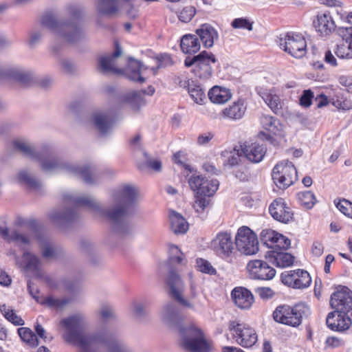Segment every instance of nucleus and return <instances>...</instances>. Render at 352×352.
I'll return each instance as SVG.
<instances>
[{
  "mask_svg": "<svg viewBox=\"0 0 352 352\" xmlns=\"http://www.w3.org/2000/svg\"><path fill=\"white\" fill-rule=\"evenodd\" d=\"M59 325L64 331L63 339L78 346L81 352H133L122 340L109 331L87 333L86 319L80 314L63 318Z\"/></svg>",
  "mask_w": 352,
  "mask_h": 352,
  "instance_id": "f257e3e1",
  "label": "nucleus"
},
{
  "mask_svg": "<svg viewBox=\"0 0 352 352\" xmlns=\"http://www.w3.org/2000/svg\"><path fill=\"white\" fill-rule=\"evenodd\" d=\"M162 322L168 327L179 331V344L186 352H210L212 346L206 340L201 330L191 324L184 326V320L180 309L173 302L164 304L160 312Z\"/></svg>",
  "mask_w": 352,
  "mask_h": 352,
  "instance_id": "f03ea898",
  "label": "nucleus"
},
{
  "mask_svg": "<svg viewBox=\"0 0 352 352\" xmlns=\"http://www.w3.org/2000/svg\"><path fill=\"white\" fill-rule=\"evenodd\" d=\"M14 148L24 155L41 162L43 170L55 171L60 169L81 178L85 183L92 184L97 181L94 168L90 166H78L69 162H60L58 160L44 159L51 155L49 147L45 146L41 151H36L33 145L24 140H16L13 142Z\"/></svg>",
  "mask_w": 352,
  "mask_h": 352,
  "instance_id": "7ed1b4c3",
  "label": "nucleus"
},
{
  "mask_svg": "<svg viewBox=\"0 0 352 352\" xmlns=\"http://www.w3.org/2000/svg\"><path fill=\"white\" fill-rule=\"evenodd\" d=\"M139 197L138 188L131 184H122L111 192L113 206L107 209V218L111 221L116 234L124 237L133 233V226L126 217V210L138 201Z\"/></svg>",
  "mask_w": 352,
  "mask_h": 352,
  "instance_id": "20e7f679",
  "label": "nucleus"
},
{
  "mask_svg": "<svg viewBox=\"0 0 352 352\" xmlns=\"http://www.w3.org/2000/svg\"><path fill=\"white\" fill-rule=\"evenodd\" d=\"M330 305L335 311L329 313L326 323L329 329L344 331L351 325L352 296L346 287H340L331 296Z\"/></svg>",
  "mask_w": 352,
  "mask_h": 352,
  "instance_id": "39448f33",
  "label": "nucleus"
},
{
  "mask_svg": "<svg viewBox=\"0 0 352 352\" xmlns=\"http://www.w3.org/2000/svg\"><path fill=\"white\" fill-rule=\"evenodd\" d=\"M41 23L63 42L75 43L84 36V32L77 21H59L54 16L47 14L42 17Z\"/></svg>",
  "mask_w": 352,
  "mask_h": 352,
  "instance_id": "423d86ee",
  "label": "nucleus"
},
{
  "mask_svg": "<svg viewBox=\"0 0 352 352\" xmlns=\"http://www.w3.org/2000/svg\"><path fill=\"white\" fill-rule=\"evenodd\" d=\"M309 314V308L305 304H297L294 307L283 305L276 308L273 318L278 323L296 327L302 323V318Z\"/></svg>",
  "mask_w": 352,
  "mask_h": 352,
  "instance_id": "0eeeda50",
  "label": "nucleus"
},
{
  "mask_svg": "<svg viewBox=\"0 0 352 352\" xmlns=\"http://www.w3.org/2000/svg\"><path fill=\"white\" fill-rule=\"evenodd\" d=\"M157 62V67L149 68L133 58H129L128 65L125 69V74L129 80L143 83L146 80L144 76H146L147 71L149 70L153 75H155L158 68L170 65L173 63L170 56L167 54L158 56Z\"/></svg>",
  "mask_w": 352,
  "mask_h": 352,
  "instance_id": "6e6552de",
  "label": "nucleus"
},
{
  "mask_svg": "<svg viewBox=\"0 0 352 352\" xmlns=\"http://www.w3.org/2000/svg\"><path fill=\"white\" fill-rule=\"evenodd\" d=\"M96 10L99 15L111 17L124 12L131 19L138 16V10L134 8L130 0H96Z\"/></svg>",
  "mask_w": 352,
  "mask_h": 352,
  "instance_id": "1a4fd4ad",
  "label": "nucleus"
},
{
  "mask_svg": "<svg viewBox=\"0 0 352 352\" xmlns=\"http://www.w3.org/2000/svg\"><path fill=\"white\" fill-rule=\"evenodd\" d=\"M62 199L66 205L85 207L98 216L107 217V209L103 208L98 201L90 195L65 191L62 194Z\"/></svg>",
  "mask_w": 352,
  "mask_h": 352,
  "instance_id": "9d476101",
  "label": "nucleus"
},
{
  "mask_svg": "<svg viewBox=\"0 0 352 352\" xmlns=\"http://www.w3.org/2000/svg\"><path fill=\"white\" fill-rule=\"evenodd\" d=\"M278 45L281 50L296 58H300L307 53V42L300 34L288 32L281 34Z\"/></svg>",
  "mask_w": 352,
  "mask_h": 352,
  "instance_id": "9b49d317",
  "label": "nucleus"
},
{
  "mask_svg": "<svg viewBox=\"0 0 352 352\" xmlns=\"http://www.w3.org/2000/svg\"><path fill=\"white\" fill-rule=\"evenodd\" d=\"M236 250L247 256L254 255L258 252V240L256 233L247 226H242L235 236Z\"/></svg>",
  "mask_w": 352,
  "mask_h": 352,
  "instance_id": "f8f14e48",
  "label": "nucleus"
},
{
  "mask_svg": "<svg viewBox=\"0 0 352 352\" xmlns=\"http://www.w3.org/2000/svg\"><path fill=\"white\" fill-rule=\"evenodd\" d=\"M47 217L54 227L65 231L77 219L78 214L75 209L67 206H61L49 210Z\"/></svg>",
  "mask_w": 352,
  "mask_h": 352,
  "instance_id": "ddd939ff",
  "label": "nucleus"
},
{
  "mask_svg": "<svg viewBox=\"0 0 352 352\" xmlns=\"http://www.w3.org/2000/svg\"><path fill=\"white\" fill-rule=\"evenodd\" d=\"M167 283L170 288V294L174 297L182 305L192 309L194 311H200L203 307V304L199 301L191 302L182 296V293L184 289V284L182 282L179 274L171 270L168 276Z\"/></svg>",
  "mask_w": 352,
  "mask_h": 352,
  "instance_id": "4468645a",
  "label": "nucleus"
},
{
  "mask_svg": "<svg viewBox=\"0 0 352 352\" xmlns=\"http://www.w3.org/2000/svg\"><path fill=\"white\" fill-rule=\"evenodd\" d=\"M272 179L279 188H288L298 179L294 165L288 160L277 164L272 170Z\"/></svg>",
  "mask_w": 352,
  "mask_h": 352,
  "instance_id": "2eb2a0df",
  "label": "nucleus"
},
{
  "mask_svg": "<svg viewBox=\"0 0 352 352\" xmlns=\"http://www.w3.org/2000/svg\"><path fill=\"white\" fill-rule=\"evenodd\" d=\"M229 329L236 342L243 347H251L257 342L256 331L249 324L232 321Z\"/></svg>",
  "mask_w": 352,
  "mask_h": 352,
  "instance_id": "dca6fc26",
  "label": "nucleus"
},
{
  "mask_svg": "<svg viewBox=\"0 0 352 352\" xmlns=\"http://www.w3.org/2000/svg\"><path fill=\"white\" fill-rule=\"evenodd\" d=\"M188 183L190 189L196 195L211 197L219 188V182L213 178H207L201 175L193 173L189 177Z\"/></svg>",
  "mask_w": 352,
  "mask_h": 352,
  "instance_id": "f3484780",
  "label": "nucleus"
},
{
  "mask_svg": "<svg viewBox=\"0 0 352 352\" xmlns=\"http://www.w3.org/2000/svg\"><path fill=\"white\" fill-rule=\"evenodd\" d=\"M249 276L252 279L271 280L276 275V270L262 260H252L246 266Z\"/></svg>",
  "mask_w": 352,
  "mask_h": 352,
  "instance_id": "a211bd4d",
  "label": "nucleus"
},
{
  "mask_svg": "<svg viewBox=\"0 0 352 352\" xmlns=\"http://www.w3.org/2000/svg\"><path fill=\"white\" fill-rule=\"evenodd\" d=\"M283 283L296 289H304L309 287L311 279L309 274L303 270H291L281 274Z\"/></svg>",
  "mask_w": 352,
  "mask_h": 352,
  "instance_id": "6ab92c4d",
  "label": "nucleus"
},
{
  "mask_svg": "<svg viewBox=\"0 0 352 352\" xmlns=\"http://www.w3.org/2000/svg\"><path fill=\"white\" fill-rule=\"evenodd\" d=\"M210 246L221 256L230 257L234 250L231 234L226 232L218 233L212 240Z\"/></svg>",
  "mask_w": 352,
  "mask_h": 352,
  "instance_id": "aec40b11",
  "label": "nucleus"
},
{
  "mask_svg": "<svg viewBox=\"0 0 352 352\" xmlns=\"http://www.w3.org/2000/svg\"><path fill=\"white\" fill-rule=\"evenodd\" d=\"M269 211L274 219L285 223L289 222L293 217L291 208L282 198L275 199L270 204Z\"/></svg>",
  "mask_w": 352,
  "mask_h": 352,
  "instance_id": "412c9836",
  "label": "nucleus"
},
{
  "mask_svg": "<svg viewBox=\"0 0 352 352\" xmlns=\"http://www.w3.org/2000/svg\"><path fill=\"white\" fill-rule=\"evenodd\" d=\"M83 122L87 126H94L99 130H106L112 125L113 118L107 111H96L85 118Z\"/></svg>",
  "mask_w": 352,
  "mask_h": 352,
  "instance_id": "4be33fe9",
  "label": "nucleus"
},
{
  "mask_svg": "<svg viewBox=\"0 0 352 352\" xmlns=\"http://www.w3.org/2000/svg\"><path fill=\"white\" fill-rule=\"evenodd\" d=\"M244 157L252 163L261 162L266 153V148L256 142H245L240 145Z\"/></svg>",
  "mask_w": 352,
  "mask_h": 352,
  "instance_id": "5701e85b",
  "label": "nucleus"
},
{
  "mask_svg": "<svg viewBox=\"0 0 352 352\" xmlns=\"http://www.w3.org/2000/svg\"><path fill=\"white\" fill-rule=\"evenodd\" d=\"M231 296L234 305L241 309H249L254 302L252 292L243 287H235L232 291Z\"/></svg>",
  "mask_w": 352,
  "mask_h": 352,
  "instance_id": "b1692460",
  "label": "nucleus"
},
{
  "mask_svg": "<svg viewBox=\"0 0 352 352\" xmlns=\"http://www.w3.org/2000/svg\"><path fill=\"white\" fill-rule=\"evenodd\" d=\"M1 76L9 77L21 84H28L33 80V74L31 72L18 67L1 69L0 71Z\"/></svg>",
  "mask_w": 352,
  "mask_h": 352,
  "instance_id": "393cba45",
  "label": "nucleus"
},
{
  "mask_svg": "<svg viewBox=\"0 0 352 352\" xmlns=\"http://www.w3.org/2000/svg\"><path fill=\"white\" fill-rule=\"evenodd\" d=\"M142 156L137 155L136 164L138 168L142 172L152 170L160 173L162 170V162L160 160L153 158L146 152L142 151Z\"/></svg>",
  "mask_w": 352,
  "mask_h": 352,
  "instance_id": "a878e982",
  "label": "nucleus"
},
{
  "mask_svg": "<svg viewBox=\"0 0 352 352\" xmlns=\"http://www.w3.org/2000/svg\"><path fill=\"white\" fill-rule=\"evenodd\" d=\"M12 254L14 256L16 264L21 268L38 274L41 266V261L38 256L28 251H24L22 260L21 261L14 252Z\"/></svg>",
  "mask_w": 352,
  "mask_h": 352,
  "instance_id": "bb28decb",
  "label": "nucleus"
},
{
  "mask_svg": "<svg viewBox=\"0 0 352 352\" xmlns=\"http://www.w3.org/2000/svg\"><path fill=\"white\" fill-rule=\"evenodd\" d=\"M196 35L206 48L212 47L219 38L217 31L209 24H204L196 30Z\"/></svg>",
  "mask_w": 352,
  "mask_h": 352,
  "instance_id": "cd10ccee",
  "label": "nucleus"
},
{
  "mask_svg": "<svg viewBox=\"0 0 352 352\" xmlns=\"http://www.w3.org/2000/svg\"><path fill=\"white\" fill-rule=\"evenodd\" d=\"M315 27L322 36H327L335 31L336 26L329 13L319 14L315 22Z\"/></svg>",
  "mask_w": 352,
  "mask_h": 352,
  "instance_id": "c85d7f7f",
  "label": "nucleus"
},
{
  "mask_svg": "<svg viewBox=\"0 0 352 352\" xmlns=\"http://www.w3.org/2000/svg\"><path fill=\"white\" fill-rule=\"evenodd\" d=\"M208 96L211 102L217 104H223L232 98L230 90L225 87L215 85L208 92Z\"/></svg>",
  "mask_w": 352,
  "mask_h": 352,
  "instance_id": "c756f323",
  "label": "nucleus"
},
{
  "mask_svg": "<svg viewBox=\"0 0 352 352\" xmlns=\"http://www.w3.org/2000/svg\"><path fill=\"white\" fill-rule=\"evenodd\" d=\"M0 234L4 239L16 242L20 245H29L30 243V239L26 234L16 230H9L5 225L0 224Z\"/></svg>",
  "mask_w": 352,
  "mask_h": 352,
  "instance_id": "7c9ffc66",
  "label": "nucleus"
},
{
  "mask_svg": "<svg viewBox=\"0 0 352 352\" xmlns=\"http://www.w3.org/2000/svg\"><path fill=\"white\" fill-rule=\"evenodd\" d=\"M258 94L275 113L280 111L282 107L281 101L275 89H263L261 88L258 90Z\"/></svg>",
  "mask_w": 352,
  "mask_h": 352,
  "instance_id": "2f4dec72",
  "label": "nucleus"
},
{
  "mask_svg": "<svg viewBox=\"0 0 352 352\" xmlns=\"http://www.w3.org/2000/svg\"><path fill=\"white\" fill-rule=\"evenodd\" d=\"M246 104L243 99H239L223 110L224 117L232 120H239L246 111Z\"/></svg>",
  "mask_w": 352,
  "mask_h": 352,
  "instance_id": "473e14b6",
  "label": "nucleus"
},
{
  "mask_svg": "<svg viewBox=\"0 0 352 352\" xmlns=\"http://www.w3.org/2000/svg\"><path fill=\"white\" fill-rule=\"evenodd\" d=\"M216 62L217 59L212 53L203 51L192 58H186L184 65L187 67L192 65L212 66V64H214Z\"/></svg>",
  "mask_w": 352,
  "mask_h": 352,
  "instance_id": "72a5a7b5",
  "label": "nucleus"
},
{
  "mask_svg": "<svg viewBox=\"0 0 352 352\" xmlns=\"http://www.w3.org/2000/svg\"><path fill=\"white\" fill-rule=\"evenodd\" d=\"M121 54V50L117 47L116 52L111 56H102L98 60V68L103 73L108 72H120V69H117L115 66L116 58Z\"/></svg>",
  "mask_w": 352,
  "mask_h": 352,
  "instance_id": "f704fd0d",
  "label": "nucleus"
},
{
  "mask_svg": "<svg viewBox=\"0 0 352 352\" xmlns=\"http://www.w3.org/2000/svg\"><path fill=\"white\" fill-rule=\"evenodd\" d=\"M268 257L272 263L278 267H287L293 265L294 257L289 253L285 252H270Z\"/></svg>",
  "mask_w": 352,
  "mask_h": 352,
  "instance_id": "c9c22d12",
  "label": "nucleus"
},
{
  "mask_svg": "<svg viewBox=\"0 0 352 352\" xmlns=\"http://www.w3.org/2000/svg\"><path fill=\"white\" fill-rule=\"evenodd\" d=\"M181 49L185 54H195L199 51L201 45L197 35L186 34L182 36Z\"/></svg>",
  "mask_w": 352,
  "mask_h": 352,
  "instance_id": "e433bc0d",
  "label": "nucleus"
},
{
  "mask_svg": "<svg viewBox=\"0 0 352 352\" xmlns=\"http://www.w3.org/2000/svg\"><path fill=\"white\" fill-rule=\"evenodd\" d=\"M170 228L175 234H184L188 230V223L179 213L170 211L169 214Z\"/></svg>",
  "mask_w": 352,
  "mask_h": 352,
  "instance_id": "4c0bfd02",
  "label": "nucleus"
},
{
  "mask_svg": "<svg viewBox=\"0 0 352 352\" xmlns=\"http://www.w3.org/2000/svg\"><path fill=\"white\" fill-rule=\"evenodd\" d=\"M187 84L188 92L192 100L198 104H203L206 100V94L204 89L200 85L197 84L193 80H188L186 82Z\"/></svg>",
  "mask_w": 352,
  "mask_h": 352,
  "instance_id": "58836bf2",
  "label": "nucleus"
},
{
  "mask_svg": "<svg viewBox=\"0 0 352 352\" xmlns=\"http://www.w3.org/2000/svg\"><path fill=\"white\" fill-rule=\"evenodd\" d=\"M42 256L46 259L54 258L58 254V249L53 242L46 236L38 237Z\"/></svg>",
  "mask_w": 352,
  "mask_h": 352,
  "instance_id": "ea45409f",
  "label": "nucleus"
},
{
  "mask_svg": "<svg viewBox=\"0 0 352 352\" xmlns=\"http://www.w3.org/2000/svg\"><path fill=\"white\" fill-rule=\"evenodd\" d=\"M243 153L241 148H236L234 147L232 150H225L221 152V157L223 159V165L228 167L236 166L241 162Z\"/></svg>",
  "mask_w": 352,
  "mask_h": 352,
  "instance_id": "a19ab883",
  "label": "nucleus"
},
{
  "mask_svg": "<svg viewBox=\"0 0 352 352\" xmlns=\"http://www.w3.org/2000/svg\"><path fill=\"white\" fill-rule=\"evenodd\" d=\"M260 124L261 127L268 132H279L284 129V126L280 121L271 116H261Z\"/></svg>",
  "mask_w": 352,
  "mask_h": 352,
  "instance_id": "79ce46f5",
  "label": "nucleus"
},
{
  "mask_svg": "<svg viewBox=\"0 0 352 352\" xmlns=\"http://www.w3.org/2000/svg\"><path fill=\"white\" fill-rule=\"evenodd\" d=\"M16 182L24 184L33 190H39L41 184L40 182L30 175L25 170L19 171L14 177Z\"/></svg>",
  "mask_w": 352,
  "mask_h": 352,
  "instance_id": "37998d69",
  "label": "nucleus"
},
{
  "mask_svg": "<svg viewBox=\"0 0 352 352\" xmlns=\"http://www.w3.org/2000/svg\"><path fill=\"white\" fill-rule=\"evenodd\" d=\"M17 331L21 340L29 346L36 347L38 345V338L30 329L20 327L18 329Z\"/></svg>",
  "mask_w": 352,
  "mask_h": 352,
  "instance_id": "c03bdc74",
  "label": "nucleus"
},
{
  "mask_svg": "<svg viewBox=\"0 0 352 352\" xmlns=\"http://www.w3.org/2000/svg\"><path fill=\"white\" fill-rule=\"evenodd\" d=\"M0 312L3 314L5 318L10 322L15 325H23L24 324L23 320L16 315L14 311L10 307L3 305L0 306Z\"/></svg>",
  "mask_w": 352,
  "mask_h": 352,
  "instance_id": "a18cd8bd",
  "label": "nucleus"
},
{
  "mask_svg": "<svg viewBox=\"0 0 352 352\" xmlns=\"http://www.w3.org/2000/svg\"><path fill=\"white\" fill-rule=\"evenodd\" d=\"M124 101L128 103L133 110H138L143 104L142 98L140 94L136 91H131L126 94Z\"/></svg>",
  "mask_w": 352,
  "mask_h": 352,
  "instance_id": "49530a36",
  "label": "nucleus"
},
{
  "mask_svg": "<svg viewBox=\"0 0 352 352\" xmlns=\"http://www.w3.org/2000/svg\"><path fill=\"white\" fill-rule=\"evenodd\" d=\"M70 302V299L68 298H57L53 296H47L45 298L43 303L49 307L61 310L65 307Z\"/></svg>",
  "mask_w": 352,
  "mask_h": 352,
  "instance_id": "de8ad7c7",
  "label": "nucleus"
},
{
  "mask_svg": "<svg viewBox=\"0 0 352 352\" xmlns=\"http://www.w3.org/2000/svg\"><path fill=\"white\" fill-rule=\"evenodd\" d=\"M278 232L272 230H263L260 234L261 241L269 248L275 245V240L277 239Z\"/></svg>",
  "mask_w": 352,
  "mask_h": 352,
  "instance_id": "09e8293b",
  "label": "nucleus"
},
{
  "mask_svg": "<svg viewBox=\"0 0 352 352\" xmlns=\"http://www.w3.org/2000/svg\"><path fill=\"white\" fill-rule=\"evenodd\" d=\"M173 160L174 163L184 168L185 171H186V177L188 176V172L192 173L193 171L192 168H191L190 166L187 164V157L184 152L178 151L175 153L173 156Z\"/></svg>",
  "mask_w": 352,
  "mask_h": 352,
  "instance_id": "8fccbe9b",
  "label": "nucleus"
},
{
  "mask_svg": "<svg viewBox=\"0 0 352 352\" xmlns=\"http://www.w3.org/2000/svg\"><path fill=\"white\" fill-rule=\"evenodd\" d=\"M298 197L300 204L309 209L311 208L316 201L314 193L311 191L300 192Z\"/></svg>",
  "mask_w": 352,
  "mask_h": 352,
  "instance_id": "3c124183",
  "label": "nucleus"
},
{
  "mask_svg": "<svg viewBox=\"0 0 352 352\" xmlns=\"http://www.w3.org/2000/svg\"><path fill=\"white\" fill-rule=\"evenodd\" d=\"M195 267L198 271L202 273L212 275L215 274L217 272L216 270L208 261L201 258H197Z\"/></svg>",
  "mask_w": 352,
  "mask_h": 352,
  "instance_id": "603ef678",
  "label": "nucleus"
},
{
  "mask_svg": "<svg viewBox=\"0 0 352 352\" xmlns=\"http://www.w3.org/2000/svg\"><path fill=\"white\" fill-rule=\"evenodd\" d=\"M169 255L172 262H175L178 264L186 263L184 254L177 245L173 244L169 245Z\"/></svg>",
  "mask_w": 352,
  "mask_h": 352,
  "instance_id": "864d4df0",
  "label": "nucleus"
},
{
  "mask_svg": "<svg viewBox=\"0 0 352 352\" xmlns=\"http://www.w3.org/2000/svg\"><path fill=\"white\" fill-rule=\"evenodd\" d=\"M335 54L336 56L342 59L352 58V44L349 45L341 44L338 45L336 48Z\"/></svg>",
  "mask_w": 352,
  "mask_h": 352,
  "instance_id": "5fc2aeb1",
  "label": "nucleus"
},
{
  "mask_svg": "<svg viewBox=\"0 0 352 352\" xmlns=\"http://www.w3.org/2000/svg\"><path fill=\"white\" fill-rule=\"evenodd\" d=\"M210 204V199L206 198L205 196L195 195V199L193 204V208L195 212L201 214L205 211L206 208Z\"/></svg>",
  "mask_w": 352,
  "mask_h": 352,
  "instance_id": "6e6d98bb",
  "label": "nucleus"
},
{
  "mask_svg": "<svg viewBox=\"0 0 352 352\" xmlns=\"http://www.w3.org/2000/svg\"><path fill=\"white\" fill-rule=\"evenodd\" d=\"M193 72L195 74L202 79H208L212 75V66L206 65H193Z\"/></svg>",
  "mask_w": 352,
  "mask_h": 352,
  "instance_id": "4d7b16f0",
  "label": "nucleus"
},
{
  "mask_svg": "<svg viewBox=\"0 0 352 352\" xmlns=\"http://www.w3.org/2000/svg\"><path fill=\"white\" fill-rule=\"evenodd\" d=\"M186 279L189 285L190 291V299L191 302H195L194 300L197 296V284L192 272H189L186 277Z\"/></svg>",
  "mask_w": 352,
  "mask_h": 352,
  "instance_id": "13d9d810",
  "label": "nucleus"
},
{
  "mask_svg": "<svg viewBox=\"0 0 352 352\" xmlns=\"http://www.w3.org/2000/svg\"><path fill=\"white\" fill-rule=\"evenodd\" d=\"M265 138L274 146H283L285 142L283 133H262Z\"/></svg>",
  "mask_w": 352,
  "mask_h": 352,
  "instance_id": "bf43d9fd",
  "label": "nucleus"
},
{
  "mask_svg": "<svg viewBox=\"0 0 352 352\" xmlns=\"http://www.w3.org/2000/svg\"><path fill=\"white\" fill-rule=\"evenodd\" d=\"M129 144L131 148H133L135 151H137L138 153H136V156L138 155L139 156L142 155V153H140L142 150V135L139 133H136L134 135H133L129 139Z\"/></svg>",
  "mask_w": 352,
  "mask_h": 352,
  "instance_id": "052dcab7",
  "label": "nucleus"
},
{
  "mask_svg": "<svg viewBox=\"0 0 352 352\" xmlns=\"http://www.w3.org/2000/svg\"><path fill=\"white\" fill-rule=\"evenodd\" d=\"M195 8L192 6H187L182 9L179 14V19L184 23L189 22L195 14Z\"/></svg>",
  "mask_w": 352,
  "mask_h": 352,
  "instance_id": "680f3d73",
  "label": "nucleus"
},
{
  "mask_svg": "<svg viewBox=\"0 0 352 352\" xmlns=\"http://www.w3.org/2000/svg\"><path fill=\"white\" fill-rule=\"evenodd\" d=\"M132 313L135 318L138 320L143 318L146 316L145 306L142 303L134 302L132 304Z\"/></svg>",
  "mask_w": 352,
  "mask_h": 352,
  "instance_id": "e2e57ef3",
  "label": "nucleus"
},
{
  "mask_svg": "<svg viewBox=\"0 0 352 352\" xmlns=\"http://www.w3.org/2000/svg\"><path fill=\"white\" fill-rule=\"evenodd\" d=\"M337 208L344 215L352 218V203L343 199L336 204Z\"/></svg>",
  "mask_w": 352,
  "mask_h": 352,
  "instance_id": "0e129e2a",
  "label": "nucleus"
},
{
  "mask_svg": "<svg viewBox=\"0 0 352 352\" xmlns=\"http://www.w3.org/2000/svg\"><path fill=\"white\" fill-rule=\"evenodd\" d=\"M313 98L314 94L310 89L304 90L300 98V105L304 108L309 107L311 104Z\"/></svg>",
  "mask_w": 352,
  "mask_h": 352,
  "instance_id": "69168bd1",
  "label": "nucleus"
},
{
  "mask_svg": "<svg viewBox=\"0 0 352 352\" xmlns=\"http://www.w3.org/2000/svg\"><path fill=\"white\" fill-rule=\"evenodd\" d=\"M80 251L86 255H91L96 252V245L88 240H82L80 244Z\"/></svg>",
  "mask_w": 352,
  "mask_h": 352,
  "instance_id": "338daca9",
  "label": "nucleus"
},
{
  "mask_svg": "<svg viewBox=\"0 0 352 352\" xmlns=\"http://www.w3.org/2000/svg\"><path fill=\"white\" fill-rule=\"evenodd\" d=\"M338 33L346 43L352 44V26L340 27L338 28Z\"/></svg>",
  "mask_w": 352,
  "mask_h": 352,
  "instance_id": "774afa93",
  "label": "nucleus"
}]
</instances>
